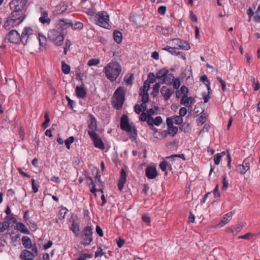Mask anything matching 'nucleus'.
Masks as SVG:
<instances>
[{
    "label": "nucleus",
    "instance_id": "obj_32",
    "mask_svg": "<svg viewBox=\"0 0 260 260\" xmlns=\"http://www.w3.org/2000/svg\"><path fill=\"white\" fill-rule=\"evenodd\" d=\"M70 230L77 236L80 231L79 224L76 221H73L70 227Z\"/></svg>",
    "mask_w": 260,
    "mask_h": 260
},
{
    "label": "nucleus",
    "instance_id": "obj_10",
    "mask_svg": "<svg viewBox=\"0 0 260 260\" xmlns=\"http://www.w3.org/2000/svg\"><path fill=\"white\" fill-rule=\"evenodd\" d=\"M169 43L174 45L176 49L188 50L190 48L189 44L186 41L179 39H172Z\"/></svg>",
    "mask_w": 260,
    "mask_h": 260
},
{
    "label": "nucleus",
    "instance_id": "obj_56",
    "mask_svg": "<svg viewBox=\"0 0 260 260\" xmlns=\"http://www.w3.org/2000/svg\"><path fill=\"white\" fill-rule=\"evenodd\" d=\"M167 8L166 6H160L158 10V13L160 15H164L166 13Z\"/></svg>",
    "mask_w": 260,
    "mask_h": 260
},
{
    "label": "nucleus",
    "instance_id": "obj_16",
    "mask_svg": "<svg viewBox=\"0 0 260 260\" xmlns=\"http://www.w3.org/2000/svg\"><path fill=\"white\" fill-rule=\"evenodd\" d=\"M145 174L149 179L155 178L158 175L156 167L151 166H148L145 169Z\"/></svg>",
    "mask_w": 260,
    "mask_h": 260
},
{
    "label": "nucleus",
    "instance_id": "obj_60",
    "mask_svg": "<svg viewBox=\"0 0 260 260\" xmlns=\"http://www.w3.org/2000/svg\"><path fill=\"white\" fill-rule=\"evenodd\" d=\"M175 157L180 158H182V159H184V160L185 159V155L183 154H173V155H171L170 156L168 157V158H172V159H174Z\"/></svg>",
    "mask_w": 260,
    "mask_h": 260
},
{
    "label": "nucleus",
    "instance_id": "obj_6",
    "mask_svg": "<svg viewBox=\"0 0 260 260\" xmlns=\"http://www.w3.org/2000/svg\"><path fill=\"white\" fill-rule=\"evenodd\" d=\"M48 37L55 45L60 46L63 44L64 39L63 32L55 29H51L48 32Z\"/></svg>",
    "mask_w": 260,
    "mask_h": 260
},
{
    "label": "nucleus",
    "instance_id": "obj_50",
    "mask_svg": "<svg viewBox=\"0 0 260 260\" xmlns=\"http://www.w3.org/2000/svg\"><path fill=\"white\" fill-rule=\"evenodd\" d=\"M159 167L162 171H165L168 167V162L166 160L162 161L160 162Z\"/></svg>",
    "mask_w": 260,
    "mask_h": 260
},
{
    "label": "nucleus",
    "instance_id": "obj_30",
    "mask_svg": "<svg viewBox=\"0 0 260 260\" xmlns=\"http://www.w3.org/2000/svg\"><path fill=\"white\" fill-rule=\"evenodd\" d=\"M140 120L142 121H146L147 124L149 125L151 124L152 119L151 117H149L145 112H142L140 116Z\"/></svg>",
    "mask_w": 260,
    "mask_h": 260
},
{
    "label": "nucleus",
    "instance_id": "obj_28",
    "mask_svg": "<svg viewBox=\"0 0 260 260\" xmlns=\"http://www.w3.org/2000/svg\"><path fill=\"white\" fill-rule=\"evenodd\" d=\"M17 229L20 231L21 233L25 234H29V231L27 227L21 222H17L16 224Z\"/></svg>",
    "mask_w": 260,
    "mask_h": 260
},
{
    "label": "nucleus",
    "instance_id": "obj_53",
    "mask_svg": "<svg viewBox=\"0 0 260 260\" xmlns=\"http://www.w3.org/2000/svg\"><path fill=\"white\" fill-rule=\"evenodd\" d=\"M228 181L226 179V176L224 175L223 176V179H222V189L223 190H226L228 187Z\"/></svg>",
    "mask_w": 260,
    "mask_h": 260
},
{
    "label": "nucleus",
    "instance_id": "obj_1",
    "mask_svg": "<svg viewBox=\"0 0 260 260\" xmlns=\"http://www.w3.org/2000/svg\"><path fill=\"white\" fill-rule=\"evenodd\" d=\"M121 71V66L117 62H109L104 68L106 77L112 82L116 80Z\"/></svg>",
    "mask_w": 260,
    "mask_h": 260
},
{
    "label": "nucleus",
    "instance_id": "obj_36",
    "mask_svg": "<svg viewBox=\"0 0 260 260\" xmlns=\"http://www.w3.org/2000/svg\"><path fill=\"white\" fill-rule=\"evenodd\" d=\"M225 154V152H222L220 153L216 154L214 156V160L215 164L217 165H219L222 156L224 155Z\"/></svg>",
    "mask_w": 260,
    "mask_h": 260
},
{
    "label": "nucleus",
    "instance_id": "obj_61",
    "mask_svg": "<svg viewBox=\"0 0 260 260\" xmlns=\"http://www.w3.org/2000/svg\"><path fill=\"white\" fill-rule=\"evenodd\" d=\"M187 113V109L185 107H182L179 110V115L181 117L184 116Z\"/></svg>",
    "mask_w": 260,
    "mask_h": 260
},
{
    "label": "nucleus",
    "instance_id": "obj_17",
    "mask_svg": "<svg viewBox=\"0 0 260 260\" xmlns=\"http://www.w3.org/2000/svg\"><path fill=\"white\" fill-rule=\"evenodd\" d=\"M196 101L192 97H188L187 95H183L181 99L180 104L187 108H191V104L194 103Z\"/></svg>",
    "mask_w": 260,
    "mask_h": 260
},
{
    "label": "nucleus",
    "instance_id": "obj_29",
    "mask_svg": "<svg viewBox=\"0 0 260 260\" xmlns=\"http://www.w3.org/2000/svg\"><path fill=\"white\" fill-rule=\"evenodd\" d=\"M22 243L26 248L29 249L31 247V242L28 237L23 236L22 238Z\"/></svg>",
    "mask_w": 260,
    "mask_h": 260
},
{
    "label": "nucleus",
    "instance_id": "obj_2",
    "mask_svg": "<svg viewBox=\"0 0 260 260\" xmlns=\"http://www.w3.org/2000/svg\"><path fill=\"white\" fill-rule=\"evenodd\" d=\"M125 91L124 87L120 86L115 91L112 97V104L113 107L117 109H121L125 101Z\"/></svg>",
    "mask_w": 260,
    "mask_h": 260
},
{
    "label": "nucleus",
    "instance_id": "obj_9",
    "mask_svg": "<svg viewBox=\"0 0 260 260\" xmlns=\"http://www.w3.org/2000/svg\"><path fill=\"white\" fill-rule=\"evenodd\" d=\"M34 37L37 38V32L31 27H25L24 28L21 35V43L25 45L28 39H31Z\"/></svg>",
    "mask_w": 260,
    "mask_h": 260
},
{
    "label": "nucleus",
    "instance_id": "obj_45",
    "mask_svg": "<svg viewBox=\"0 0 260 260\" xmlns=\"http://www.w3.org/2000/svg\"><path fill=\"white\" fill-rule=\"evenodd\" d=\"M71 45H72V43L70 41V40H67L66 41L65 46L63 48V52H64V54L65 55L67 54V53L68 51L69 50Z\"/></svg>",
    "mask_w": 260,
    "mask_h": 260
},
{
    "label": "nucleus",
    "instance_id": "obj_35",
    "mask_svg": "<svg viewBox=\"0 0 260 260\" xmlns=\"http://www.w3.org/2000/svg\"><path fill=\"white\" fill-rule=\"evenodd\" d=\"M201 81L204 82L205 85L207 87L208 92H209V93L211 91V89L210 86V83L209 80L208 79L207 76L205 75L203 76L201 78Z\"/></svg>",
    "mask_w": 260,
    "mask_h": 260
},
{
    "label": "nucleus",
    "instance_id": "obj_18",
    "mask_svg": "<svg viewBox=\"0 0 260 260\" xmlns=\"http://www.w3.org/2000/svg\"><path fill=\"white\" fill-rule=\"evenodd\" d=\"M88 127L90 129V131H88V132H92V133H95V131L97 128L96 120L95 117L92 114L89 115Z\"/></svg>",
    "mask_w": 260,
    "mask_h": 260
},
{
    "label": "nucleus",
    "instance_id": "obj_5",
    "mask_svg": "<svg viewBox=\"0 0 260 260\" xmlns=\"http://www.w3.org/2000/svg\"><path fill=\"white\" fill-rule=\"evenodd\" d=\"M25 4V0H13L11 1L9 4L10 9L12 11L11 13H16V14H19L21 17L25 18L23 12Z\"/></svg>",
    "mask_w": 260,
    "mask_h": 260
},
{
    "label": "nucleus",
    "instance_id": "obj_23",
    "mask_svg": "<svg viewBox=\"0 0 260 260\" xmlns=\"http://www.w3.org/2000/svg\"><path fill=\"white\" fill-rule=\"evenodd\" d=\"M126 180V175L125 171L122 169L120 172V177L118 183V187L119 190H121L123 188L124 184Z\"/></svg>",
    "mask_w": 260,
    "mask_h": 260
},
{
    "label": "nucleus",
    "instance_id": "obj_57",
    "mask_svg": "<svg viewBox=\"0 0 260 260\" xmlns=\"http://www.w3.org/2000/svg\"><path fill=\"white\" fill-rule=\"evenodd\" d=\"M104 254L103 249L101 246L98 247L97 251L95 253V257L98 256H102Z\"/></svg>",
    "mask_w": 260,
    "mask_h": 260
},
{
    "label": "nucleus",
    "instance_id": "obj_55",
    "mask_svg": "<svg viewBox=\"0 0 260 260\" xmlns=\"http://www.w3.org/2000/svg\"><path fill=\"white\" fill-rule=\"evenodd\" d=\"M31 185H32V188L34 192L36 193L38 191V185L36 184L35 183V179H31Z\"/></svg>",
    "mask_w": 260,
    "mask_h": 260
},
{
    "label": "nucleus",
    "instance_id": "obj_33",
    "mask_svg": "<svg viewBox=\"0 0 260 260\" xmlns=\"http://www.w3.org/2000/svg\"><path fill=\"white\" fill-rule=\"evenodd\" d=\"M167 119H170L172 122V124L174 122L176 124H180L183 122V119L179 116L175 115L171 117H168Z\"/></svg>",
    "mask_w": 260,
    "mask_h": 260
},
{
    "label": "nucleus",
    "instance_id": "obj_37",
    "mask_svg": "<svg viewBox=\"0 0 260 260\" xmlns=\"http://www.w3.org/2000/svg\"><path fill=\"white\" fill-rule=\"evenodd\" d=\"M61 67L62 72L65 74H68L70 73L71 68L70 67L66 64L64 61H61Z\"/></svg>",
    "mask_w": 260,
    "mask_h": 260
},
{
    "label": "nucleus",
    "instance_id": "obj_12",
    "mask_svg": "<svg viewBox=\"0 0 260 260\" xmlns=\"http://www.w3.org/2000/svg\"><path fill=\"white\" fill-rule=\"evenodd\" d=\"M6 39L10 42L18 44L21 42V36L19 32L15 29H12L9 33L6 36Z\"/></svg>",
    "mask_w": 260,
    "mask_h": 260
},
{
    "label": "nucleus",
    "instance_id": "obj_48",
    "mask_svg": "<svg viewBox=\"0 0 260 260\" xmlns=\"http://www.w3.org/2000/svg\"><path fill=\"white\" fill-rule=\"evenodd\" d=\"M173 86L175 89H178L180 86V80L179 78H174L172 81Z\"/></svg>",
    "mask_w": 260,
    "mask_h": 260
},
{
    "label": "nucleus",
    "instance_id": "obj_13",
    "mask_svg": "<svg viewBox=\"0 0 260 260\" xmlns=\"http://www.w3.org/2000/svg\"><path fill=\"white\" fill-rule=\"evenodd\" d=\"M251 159L248 157L245 158L242 164L238 165L236 167V171L241 175L245 174L246 172L250 169V162Z\"/></svg>",
    "mask_w": 260,
    "mask_h": 260
},
{
    "label": "nucleus",
    "instance_id": "obj_25",
    "mask_svg": "<svg viewBox=\"0 0 260 260\" xmlns=\"http://www.w3.org/2000/svg\"><path fill=\"white\" fill-rule=\"evenodd\" d=\"M76 94L78 98L84 99L86 95V92L83 86H77L76 88Z\"/></svg>",
    "mask_w": 260,
    "mask_h": 260
},
{
    "label": "nucleus",
    "instance_id": "obj_26",
    "mask_svg": "<svg viewBox=\"0 0 260 260\" xmlns=\"http://www.w3.org/2000/svg\"><path fill=\"white\" fill-rule=\"evenodd\" d=\"M169 72V70L167 69L162 68L156 73V77L158 79H163Z\"/></svg>",
    "mask_w": 260,
    "mask_h": 260
},
{
    "label": "nucleus",
    "instance_id": "obj_63",
    "mask_svg": "<svg viewBox=\"0 0 260 260\" xmlns=\"http://www.w3.org/2000/svg\"><path fill=\"white\" fill-rule=\"evenodd\" d=\"M95 230L96 233L100 237H103L104 236L103 230L99 225L96 226Z\"/></svg>",
    "mask_w": 260,
    "mask_h": 260
},
{
    "label": "nucleus",
    "instance_id": "obj_40",
    "mask_svg": "<svg viewBox=\"0 0 260 260\" xmlns=\"http://www.w3.org/2000/svg\"><path fill=\"white\" fill-rule=\"evenodd\" d=\"M140 95L142 96V102L147 103L149 100V94L148 92L140 91Z\"/></svg>",
    "mask_w": 260,
    "mask_h": 260
},
{
    "label": "nucleus",
    "instance_id": "obj_52",
    "mask_svg": "<svg viewBox=\"0 0 260 260\" xmlns=\"http://www.w3.org/2000/svg\"><path fill=\"white\" fill-rule=\"evenodd\" d=\"M206 120V117L204 115H202L197 119V122L198 125H202L205 122Z\"/></svg>",
    "mask_w": 260,
    "mask_h": 260
},
{
    "label": "nucleus",
    "instance_id": "obj_27",
    "mask_svg": "<svg viewBox=\"0 0 260 260\" xmlns=\"http://www.w3.org/2000/svg\"><path fill=\"white\" fill-rule=\"evenodd\" d=\"M174 77L173 74L168 73L165 78L162 79V84H167L171 85L172 84V81L174 80Z\"/></svg>",
    "mask_w": 260,
    "mask_h": 260
},
{
    "label": "nucleus",
    "instance_id": "obj_11",
    "mask_svg": "<svg viewBox=\"0 0 260 260\" xmlns=\"http://www.w3.org/2000/svg\"><path fill=\"white\" fill-rule=\"evenodd\" d=\"M88 134L93 142L95 147L103 150L105 148V145L102 139L96 133L88 132Z\"/></svg>",
    "mask_w": 260,
    "mask_h": 260
},
{
    "label": "nucleus",
    "instance_id": "obj_38",
    "mask_svg": "<svg viewBox=\"0 0 260 260\" xmlns=\"http://www.w3.org/2000/svg\"><path fill=\"white\" fill-rule=\"evenodd\" d=\"M9 227V223L8 221L0 222V233L4 232Z\"/></svg>",
    "mask_w": 260,
    "mask_h": 260
},
{
    "label": "nucleus",
    "instance_id": "obj_43",
    "mask_svg": "<svg viewBox=\"0 0 260 260\" xmlns=\"http://www.w3.org/2000/svg\"><path fill=\"white\" fill-rule=\"evenodd\" d=\"M71 27L73 29H81L83 27V24L80 22H76L75 23L72 22Z\"/></svg>",
    "mask_w": 260,
    "mask_h": 260
},
{
    "label": "nucleus",
    "instance_id": "obj_59",
    "mask_svg": "<svg viewBox=\"0 0 260 260\" xmlns=\"http://www.w3.org/2000/svg\"><path fill=\"white\" fill-rule=\"evenodd\" d=\"M217 80L220 82V83L221 85V89L223 91H224L225 89V82L224 81H223L220 77H217Z\"/></svg>",
    "mask_w": 260,
    "mask_h": 260
},
{
    "label": "nucleus",
    "instance_id": "obj_41",
    "mask_svg": "<svg viewBox=\"0 0 260 260\" xmlns=\"http://www.w3.org/2000/svg\"><path fill=\"white\" fill-rule=\"evenodd\" d=\"M100 62V60L98 58H92L88 60L87 62V65L89 67H91L93 66H96L99 64Z\"/></svg>",
    "mask_w": 260,
    "mask_h": 260
},
{
    "label": "nucleus",
    "instance_id": "obj_46",
    "mask_svg": "<svg viewBox=\"0 0 260 260\" xmlns=\"http://www.w3.org/2000/svg\"><path fill=\"white\" fill-rule=\"evenodd\" d=\"M150 88V83L148 82V81H145L144 82L143 87H141L140 91L148 92Z\"/></svg>",
    "mask_w": 260,
    "mask_h": 260
},
{
    "label": "nucleus",
    "instance_id": "obj_34",
    "mask_svg": "<svg viewBox=\"0 0 260 260\" xmlns=\"http://www.w3.org/2000/svg\"><path fill=\"white\" fill-rule=\"evenodd\" d=\"M151 119L152 121L151 122V124H150L149 125L152 126H153L154 124L156 126H158L162 122V118L160 116L156 117L155 119L151 117Z\"/></svg>",
    "mask_w": 260,
    "mask_h": 260
},
{
    "label": "nucleus",
    "instance_id": "obj_4",
    "mask_svg": "<svg viewBox=\"0 0 260 260\" xmlns=\"http://www.w3.org/2000/svg\"><path fill=\"white\" fill-rule=\"evenodd\" d=\"M24 19L25 17H21L19 14H16V13H11L5 20L4 27L7 30H10L20 25Z\"/></svg>",
    "mask_w": 260,
    "mask_h": 260
},
{
    "label": "nucleus",
    "instance_id": "obj_22",
    "mask_svg": "<svg viewBox=\"0 0 260 260\" xmlns=\"http://www.w3.org/2000/svg\"><path fill=\"white\" fill-rule=\"evenodd\" d=\"M176 48H175L174 46L173 47H170L169 46H167L166 47L162 48V50H166L168 51L169 52L171 53L172 54H174L175 55H179L180 56V57H181L183 59H185V57L184 56V54L180 51L177 52L176 51Z\"/></svg>",
    "mask_w": 260,
    "mask_h": 260
},
{
    "label": "nucleus",
    "instance_id": "obj_15",
    "mask_svg": "<svg viewBox=\"0 0 260 260\" xmlns=\"http://www.w3.org/2000/svg\"><path fill=\"white\" fill-rule=\"evenodd\" d=\"M40 12L41 16L39 19V22L42 24L49 25L51 20L49 17L48 12L43 8H40Z\"/></svg>",
    "mask_w": 260,
    "mask_h": 260
},
{
    "label": "nucleus",
    "instance_id": "obj_20",
    "mask_svg": "<svg viewBox=\"0 0 260 260\" xmlns=\"http://www.w3.org/2000/svg\"><path fill=\"white\" fill-rule=\"evenodd\" d=\"M166 121L168 126V134L174 136L178 132V127L173 125L170 119H167Z\"/></svg>",
    "mask_w": 260,
    "mask_h": 260
},
{
    "label": "nucleus",
    "instance_id": "obj_54",
    "mask_svg": "<svg viewBox=\"0 0 260 260\" xmlns=\"http://www.w3.org/2000/svg\"><path fill=\"white\" fill-rule=\"evenodd\" d=\"M39 42L40 46L44 47L46 45V37L39 34Z\"/></svg>",
    "mask_w": 260,
    "mask_h": 260
},
{
    "label": "nucleus",
    "instance_id": "obj_14",
    "mask_svg": "<svg viewBox=\"0 0 260 260\" xmlns=\"http://www.w3.org/2000/svg\"><path fill=\"white\" fill-rule=\"evenodd\" d=\"M72 25V21L68 19L61 18L58 20L57 26V30L61 32L66 30Z\"/></svg>",
    "mask_w": 260,
    "mask_h": 260
},
{
    "label": "nucleus",
    "instance_id": "obj_39",
    "mask_svg": "<svg viewBox=\"0 0 260 260\" xmlns=\"http://www.w3.org/2000/svg\"><path fill=\"white\" fill-rule=\"evenodd\" d=\"M156 30L157 32H159L164 35L168 34L169 32V29L168 28H164L160 26H157L156 27Z\"/></svg>",
    "mask_w": 260,
    "mask_h": 260
},
{
    "label": "nucleus",
    "instance_id": "obj_8",
    "mask_svg": "<svg viewBox=\"0 0 260 260\" xmlns=\"http://www.w3.org/2000/svg\"><path fill=\"white\" fill-rule=\"evenodd\" d=\"M97 24L105 28H109L110 25L109 24V15L105 11L99 12L97 14Z\"/></svg>",
    "mask_w": 260,
    "mask_h": 260
},
{
    "label": "nucleus",
    "instance_id": "obj_44",
    "mask_svg": "<svg viewBox=\"0 0 260 260\" xmlns=\"http://www.w3.org/2000/svg\"><path fill=\"white\" fill-rule=\"evenodd\" d=\"M74 141V137L71 136L64 141L65 145L67 148L69 149L70 148V145Z\"/></svg>",
    "mask_w": 260,
    "mask_h": 260
},
{
    "label": "nucleus",
    "instance_id": "obj_24",
    "mask_svg": "<svg viewBox=\"0 0 260 260\" xmlns=\"http://www.w3.org/2000/svg\"><path fill=\"white\" fill-rule=\"evenodd\" d=\"M34 257V253L27 250H24L20 255V258L24 260H33Z\"/></svg>",
    "mask_w": 260,
    "mask_h": 260
},
{
    "label": "nucleus",
    "instance_id": "obj_62",
    "mask_svg": "<svg viewBox=\"0 0 260 260\" xmlns=\"http://www.w3.org/2000/svg\"><path fill=\"white\" fill-rule=\"evenodd\" d=\"M214 196L215 198H219L220 196L218 189V184H217L215 186L214 190Z\"/></svg>",
    "mask_w": 260,
    "mask_h": 260
},
{
    "label": "nucleus",
    "instance_id": "obj_58",
    "mask_svg": "<svg viewBox=\"0 0 260 260\" xmlns=\"http://www.w3.org/2000/svg\"><path fill=\"white\" fill-rule=\"evenodd\" d=\"M142 219L143 222L148 224L150 223L151 221L150 217L147 214H144L142 215Z\"/></svg>",
    "mask_w": 260,
    "mask_h": 260
},
{
    "label": "nucleus",
    "instance_id": "obj_64",
    "mask_svg": "<svg viewBox=\"0 0 260 260\" xmlns=\"http://www.w3.org/2000/svg\"><path fill=\"white\" fill-rule=\"evenodd\" d=\"M134 110L137 114H140L141 112L142 111V108L138 104L135 105V106H134Z\"/></svg>",
    "mask_w": 260,
    "mask_h": 260
},
{
    "label": "nucleus",
    "instance_id": "obj_42",
    "mask_svg": "<svg viewBox=\"0 0 260 260\" xmlns=\"http://www.w3.org/2000/svg\"><path fill=\"white\" fill-rule=\"evenodd\" d=\"M49 112L47 111L45 113L44 117L45 120L42 124V127L44 129L48 127V124L50 121V118L49 117Z\"/></svg>",
    "mask_w": 260,
    "mask_h": 260
},
{
    "label": "nucleus",
    "instance_id": "obj_51",
    "mask_svg": "<svg viewBox=\"0 0 260 260\" xmlns=\"http://www.w3.org/2000/svg\"><path fill=\"white\" fill-rule=\"evenodd\" d=\"M92 257L91 254L88 253H82L80 255L78 258V260H86L87 258H90Z\"/></svg>",
    "mask_w": 260,
    "mask_h": 260
},
{
    "label": "nucleus",
    "instance_id": "obj_49",
    "mask_svg": "<svg viewBox=\"0 0 260 260\" xmlns=\"http://www.w3.org/2000/svg\"><path fill=\"white\" fill-rule=\"evenodd\" d=\"M156 79H157V78L154 73H150L148 75V80L147 81H148V82L149 83H153L156 81Z\"/></svg>",
    "mask_w": 260,
    "mask_h": 260
},
{
    "label": "nucleus",
    "instance_id": "obj_31",
    "mask_svg": "<svg viewBox=\"0 0 260 260\" xmlns=\"http://www.w3.org/2000/svg\"><path fill=\"white\" fill-rule=\"evenodd\" d=\"M114 40L118 44H120L122 41V34L118 30H115L113 32Z\"/></svg>",
    "mask_w": 260,
    "mask_h": 260
},
{
    "label": "nucleus",
    "instance_id": "obj_7",
    "mask_svg": "<svg viewBox=\"0 0 260 260\" xmlns=\"http://www.w3.org/2000/svg\"><path fill=\"white\" fill-rule=\"evenodd\" d=\"M92 231L90 226H87L83 230L80 238L81 243L85 246L89 245L93 240Z\"/></svg>",
    "mask_w": 260,
    "mask_h": 260
},
{
    "label": "nucleus",
    "instance_id": "obj_21",
    "mask_svg": "<svg viewBox=\"0 0 260 260\" xmlns=\"http://www.w3.org/2000/svg\"><path fill=\"white\" fill-rule=\"evenodd\" d=\"M233 214L234 212L232 211L226 214L218 224L217 226L221 228L229 223V222L232 219Z\"/></svg>",
    "mask_w": 260,
    "mask_h": 260
},
{
    "label": "nucleus",
    "instance_id": "obj_47",
    "mask_svg": "<svg viewBox=\"0 0 260 260\" xmlns=\"http://www.w3.org/2000/svg\"><path fill=\"white\" fill-rule=\"evenodd\" d=\"M87 179L90 180V183L92 185V188L90 189V191L93 193L95 194V196H96V194L95 192L96 191H97V189L95 188V184L94 183L93 179H92L91 177L89 176L87 177Z\"/></svg>",
    "mask_w": 260,
    "mask_h": 260
},
{
    "label": "nucleus",
    "instance_id": "obj_19",
    "mask_svg": "<svg viewBox=\"0 0 260 260\" xmlns=\"http://www.w3.org/2000/svg\"><path fill=\"white\" fill-rule=\"evenodd\" d=\"M160 92L164 96V99L167 101L169 100L174 93V90L168 88L167 86H164L160 89Z\"/></svg>",
    "mask_w": 260,
    "mask_h": 260
},
{
    "label": "nucleus",
    "instance_id": "obj_3",
    "mask_svg": "<svg viewBox=\"0 0 260 260\" xmlns=\"http://www.w3.org/2000/svg\"><path fill=\"white\" fill-rule=\"evenodd\" d=\"M120 127L130 135L131 139L134 141L137 137V130L135 126L129 123V119L126 115H123L120 120Z\"/></svg>",
    "mask_w": 260,
    "mask_h": 260
}]
</instances>
